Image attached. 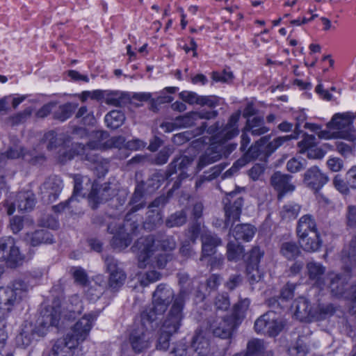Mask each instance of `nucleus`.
<instances>
[{
    "label": "nucleus",
    "instance_id": "f257e3e1",
    "mask_svg": "<svg viewBox=\"0 0 356 356\" xmlns=\"http://www.w3.org/2000/svg\"><path fill=\"white\" fill-rule=\"evenodd\" d=\"M100 312V310H94L84 314L74 324L71 332L67 333L64 339L56 341L48 356H58L65 348H74L80 342L83 341L89 335L93 323Z\"/></svg>",
    "mask_w": 356,
    "mask_h": 356
},
{
    "label": "nucleus",
    "instance_id": "f03ea898",
    "mask_svg": "<svg viewBox=\"0 0 356 356\" xmlns=\"http://www.w3.org/2000/svg\"><path fill=\"white\" fill-rule=\"evenodd\" d=\"M174 291L165 284H159L152 295V307L140 313L143 325L157 327L159 316L163 315L175 298Z\"/></svg>",
    "mask_w": 356,
    "mask_h": 356
},
{
    "label": "nucleus",
    "instance_id": "7ed1b4c3",
    "mask_svg": "<svg viewBox=\"0 0 356 356\" xmlns=\"http://www.w3.org/2000/svg\"><path fill=\"white\" fill-rule=\"evenodd\" d=\"M138 229L139 223L137 220H130L125 218L122 225L111 222L107 227V232L113 234L111 245L119 250L125 249L131 245L133 236L138 234Z\"/></svg>",
    "mask_w": 356,
    "mask_h": 356
},
{
    "label": "nucleus",
    "instance_id": "20e7f679",
    "mask_svg": "<svg viewBox=\"0 0 356 356\" xmlns=\"http://www.w3.org/2000/svg\"><path fill=\"white\" fill-rule=\"evenodd\" d=\"M188 293L186 289H181L176 295L169 310L164 316L161 328L163 332L170 334H176L182 325L184 318V309Z\"/></svg>",
    "mask_w": 356,
    "mask_h": 356
},
{
    "label": "nucleus",
    "instance_id": "39448f33",
    "mask_svg": "<svg viewBox=\"0 0 356 356\" xmlns=\"http://www.w3.org/2000/svg\"><path fill=\"white\" fill-rule=\"evenodd\" d=\"M240 116V111L232 114L227 123L222 129H220L221 125L219 122H216L213 125L208 127L207 129V123L202 122L200 127L197 128L195 135L202 134L207 130L208 134L215 135L218 142L225 143L238 135L239 129L238 123Z\"/></svg>",
    "mask_w": 356,
    "mask_h": 356
},
{
    "label": "nucleus",
    "instance_id": "423d86ee",
    "mask_svg": "<svg viewBox=\"0 0 356 356\" xmlns=\"http://www.w3.org/2000/svg\"><path fill=\"white\" fill-rule=\"evenodd\" d=\"M28 291L27 283L20 279L15 280L6 288H0V309L10 312L26 297Z\"/></svg>",
    "mask_w": 356,
    "mask_h": 356
},
{
    "label": "nucleus",
    "instance_id": "0eeeda50",
    "mask_svg": "<svg viewBox=\"0 0 356 356\" xmlns=\"http://www.w3.org/2000/svg\"><path fill=\"white\" fill-rule=\"evenodd\" d=\"M156 328L143 325L140 319V325L135 326L129 334V343L134 353L140 354L150 348L153 339L152 331Z\"/></svg>",
    "mask_w": 356,
    "mask_h": 356
},
{
    "label": "nucleus",
    "instance_id": "6e6552de",
    "mask_svg": "<svg viewBox=\"0 0 356 356\" xmlns=\"http://www.w3.org/2000/svg\"><path fill=\"white\" fill-rule=\"evenodd\" d=\"M278 311H268L258 318L254 325L257 333H267L270 337L277 336L285 326L284 321L277 314Z\"/></svg>",
    "mask_w": 356,
    "mask_h": 356
},
{
    "label": "nucleus",
    "instance_id": "1a4fd4ad",
    "mask_svg": "<svg viewBox=\"0 0 356 356\" xmlns=\"http://www.w3.org/2000/svg\"><path fill=\"white\" fill-rule=\"evenodd\" d=\"M244 200L236 191H232L222 200L225 211V228L232 227L236 221L239 220Z\"/></svg>",
    "mask_w": 356,
    "mask_h": 356
},
{
    "label": "nucleus",
    "instance_id": "9d476101",
    "mask_svg": "<svg viewBox=\"0 0 356 356\" xmlns=\"http://www.w3.org/2000/svg\"><path fill=\"white\" fill-rule=\"evenodd\" d=\"M194 161L193 157L186 155H180L173 159L171 163L168 165V176L172 177L173 175H177L171 191L178 189L184 179H186L189 175L188 173L189 167L191 166ZM175 179V177H174Z\"/></svg>",
    "mask_w": 356,
    "mask_h": 356
},
{
    "label": "nucleus",
    "instance_id": "9b49d317",
    "mask_svg": "<svg viewBox=\"0 0 356 356\" xmlns=\"http://www.w3.org/2000/svg\"><path fill=\"white\" fill-rule=\"evenodd\" d=\"M208 324L209 329L213 336L222 339H231L239 326L229 316L210 317Z\"/></svg>",
    "mask_w": 356,
    "mask_h": 356
},
{
    "label": "nucleus",
    "instance_id": "f8f14e48",
    "mask_svg": "<svg viewBox=\"0 0 356 356\" xmlns=\"http://www.w3.org/2000/svg\"><path fill=\"white\" fill-rule=\"evenodd\" d=\"M264 254V251L258 246H254L245 256L246 275L250 284L259 282L263 277V273L259 269V263Z\"/></svg>",
    "mask_w": 356,
    "mask_h": 356
},
{
    "label": "nucleus",
    "instance_id": "ddd939ff",
    "mask_svg": "<svg viewBox=\"0 0 356 356\" xmlns=\"http://www.w3.org/2000/svg\"><path fill=\"white\" fill-rule=\"evenodd\" d=\"M99 143L97 141H90L87 144L74 143L72 150L65 152L62 154V161H67L74 158V154L80 155L83 160L88 161L96 163L99 161L98 155L94 153V150L99 148Z\"/></svg>",
    "mask_w": 356,
    "mask_h": 356
},
{
    "label": "nucleus",
    "instance_id": "4468645a",
    "mask_svg": "<svg viewBox=\"0 0 356 356\" xmlns=\"http://www.w3.org/2000/svg\"><path fill=\"white\" fill-rule=\"evenodd\" d=\"M329 178L318 166L308 168L302 175V183L305 187L316 193L327 183Z\"/></svg>",
    "mask_w": 356,
    "mask_h": 356
},
{
    "label": "nucleus",
    "instance_id": "2eb2a0df",
    "mask_svg": "<svg viewBox=\"0 0 356 356\" xmlns=\"http://www.w3.org/2000/svg\"><path fill=\"white\" fill-rule=\"evenodd\" d=\"M145 191L144 181H141L136 185L134 192L128 203V206L130 208L125 215V218H128L130 220H137V222H138V216L136 214V212L145 208L146 206V202L145 200Z\"/></svg>",
    "mask_w": 356,
    "mask_h": 356
},
{
    "label": "nucleus",
    "instance_id": "dca6fc26",
    "mask_svg": "<svg viewBox=\"0 0 356 356\" xmlns=\"http://www.w3.org/2000/svg\"><path fill=\"white\" fill-rule=\"evenodd\" d=\"M291 175L279 171L274 172L271 176L270 184L277 193L278 200H282L287 193L295 191L296 186L291 182Z\"/></svg>",
    "mask_w": 356,
    "mask_h": 356
},
{
    "label": "nucleus",
    "instance_id": "f3484780",
    "mask_svg": "<svg viewBox=\"0 0 356 356\" xmlns=\"http://www.w3.org/2000/svg\"><path fill=\"white\" fill-rule=\"evenodd\" d=\"M63 188L61 178L56 175H52L46 179L40 186V192L43 198H47L49 202L56 200Z\"/></svg>",
    "mask_w": 356,
    "mask_h": 356
},
{
    "label": "nucleus",
    "instance_id": "a211bd4d",
    "mask_svg": "<svg viewBox=\"0 0 356 356\" xmlns=\"http://www.w3.org/2000/svg\"><path fill=\"white\" fill-rule=\"evenodd\" d=\"M139 252L138 254L139 268H145L146 264L156 250L155 237L154 235H148L145 237L140 238L136 243Z\"/></svg>",
    "mask_w": 356,
    "mask_h": 356
},
{
    "label": "nucleus",
    "instance_id": "6ab92c4d",
    "mask_svg": "<svg viewBox=\"0 0 356 356\" xmlns=\"http://www.w3.org/2000/svg\"><path fill=\"white\" fill-rule=\"evenodd\" d=\"M296 288V284L288 282L282 288L280 296L273 297L267 300L268 307L282 311L286 307L284 303L293 298Z\"/></svg>",
    "mask_w": 356,
    "mask_h": 356
},
{
    "label": "nucleus",
    "instance_id": "aec40b11",
    "mask_svg": "<svg viewBox=\"0 0 356 356\" xmlns=\"http://www.w3.org/2000/svg\"><path fill=\"white\" fill-rule=\"evenodd\" d=\"M113 195L114 191L112 190L110 183L105 182L102 184L93 183L88 198L98 204L108 201Z\"/></svg>",
    "mask_w": 356,
    "mask_h": 356
},
{
    "label": "nucleus",
    "instance_id": "412c9836",
    "mask_svg": "<svg viewBox=\"0 0 356 356\" xmlns=\"http://www.w3.org/2000/svg\"><path fill=\"white\" fill-rule=\"evenodd\" d=\"M202 241V257L201 260L204 257H210L216 252L218 246L222 245V239L216 234L211 232H205L201 236Z\"/></svg>",
    "mask_w": 356,
    "mask_h": 356
},
{
    "label": "nucleus",
    "instance_id": "4be33fe9",
    "mask_svg": "<svg viewBox=\"0 0 356 356\" xmlns=\"http://www.w3.org/2000/svg\"><path fill=\"white\" fill-rule=\"evenodd\" d=\"M298 243L300 248L307 252H318L323 245V240L318 231L298 238Z\"/></svg>",
    "mask_w": 356,
    "mask_h": 356
},
{
    "label": "nucleus",
    "instance_id": "5701e85b",
    "mask_svg": "<svg viewBox=\"0 0 356 356\" xmlns=\"http://www.w3.org/2000/svg\"><path fill=\"white\" fill-rule=\"evenodd\" d=\"M353 120L354 116L348 113H336L327 124V127L329 129H336L346 132L353 128Z\"/></svg>",
    "mask_w": 356,
    "mask_h": 356
},
{
    "label": "nucleus",
    "instance_id": "b1692460",
    "mask_svg": "<svg viewBox=\"0 0 356 356\" xmlns=\"http://www.w3.org/2000/svg\"><path fill=\"white\" fill-rule=\"evenodd\" d=\"M256 232L255 226L248 223H243L237 225L233 229L230 228L229 234L232 235L237 241L249 242L253 238Z\"/></svg>",
    "mask_w": 356,
    "mask_h": 356
},
{
    "label": "nucleus",
    "instance_id": "393cba45",
    "mask_svg": "<svg viewBox=\"0 0 356 356\" xmlns=\"http://www.w3.org/2000/svg\"><path fill=\"white\" fill-rule=\"evenodd\" d=\"M308 275L313 284L322 288L325 285L324 275L325 268L320 263L311 261L307 264Z\"/></svg>",
    "mask_w": 356,
    "mask_h": 356
},
{
    "label": "nucleus",
    "instance_id": "a878e982",
    "mask_svg": "<svg viewBox=\"0 0 356 356\" xmlns=\"http://www.w3.org/2000/svg\"><path fill=\"white\" fill-rule=\"evenodd\" d=\"M27 239L33 247H37L42 244H52L55 242L53 234L45 229H37L27 234Z\"/></svg>",
    "mask_w": 356,
    "mask_h": 356
},
{
    "label": "nucleus",
    "instance_id": "bb28decb",
    "mask_svg": "<svg viewBox=\"0 0 356 356\" xmlns=\"http://www.w3.org/2000/svg\"><path fill=\"white\" fill-rule=\"evenodd\" d=\"M316 232H318L317 225L312 215L305 214L300 217L296 226V234L298 238Z\"/></svg>",
    "mask_w": 356,
    "mask_h": 356
},
{
    "label": "nucleus",
    "instance_id": "cd10ccee",
    "mask_svg": "<svg viewBox=\"0 0 356 356\" xmlns=\"http://www.w3.org/2000/svg\"><path fill=\"white\" fill-rule=\"evenodd\" d=\"M244 128L254 136L264 135L270 131V128L265 125L264 117L259 115L246 120Z\"/></svg>",
    "mask_w": 356,
    "mask_h": 356
},
{
    "label": "nucleus",
    "instance_id": "c85d7f7f",
    "mask_svg": "<svg viewBox=\"0 0 356 356\" xmlns=\"http://www.w3.org/2000/svg\"><path fill=\"white\" fill-rule=\"evenodd\" d=\"M191 346L197 353V356H207L209 343V341L204 336V331L202 329H197L191 341Z\"/></svg>",
    "mask_w": 356,
    "mask_h": 356
},
{
    "label": "nucleus",
    "instance_id": "c756f323",
    "mask_svg": "<svg viewBox=\"0 0 356 356\" xmlns=\"http://www.w3.org/2000/svg\"><path fill=\"white\" fill-rule=\"evenodd\" d=\"M174 179V177L168 176V170H166L165 172H156L153 173L145 182L144 181V187L145 188L146 191L152 192L156 189H158L164 180L171 181Z\"/></svg>",
    "mask_w": 356,
    "mask_h": 356
},
{
    "label": "nucleus",
    "instance_id": "7c9ffc66",
    "mask_svg": "<svg viewBox=\"0 0 356 356\" xmlns=\"http://www.w3.org/2000/svg\"><path fill=\"white\" fill-rule=\"evenodd\" d=\"M35 197L30 191H21L17 195V204L19 211H31L35 205Z\"/></svg>",
    "mask_w": 356,
    "mask_h": 356
},
{
    "label": "nucleus",
    "instance_id": "2f4dec72",
    "mask_svg": "<svg viewBox=\"0 0 356 356\" xmlns=\"http://www.w3.org/2000/svg\"><path fill=\"white\" fill-rule=\"evenodd\" d=\"M300 246L295 241L283 242L280 248V252L282 257L289 261L296 260L301 256Z\"/></svg>",
    "mask_w": 356,
    "mask_h": 356
},
{
    "label": "nucleus",
    "instance_id": "473e14b6",
    "mask_svg": "<svg viewBox=\"0 0 356 356\" xmlns=\"http://www.w3.org/2000/svg\"><path fill=\"white\" fill-rule=\"evenodd\" d=\"M222 158L220 151L217 149V147L209 148L199 158L197 168L201 170L204 167L219 161Z\"/></svg>",
    "mask_w": 356,
    "mask_h": 356
},
{
    "label": "nucleus",
    "instance_id": "72a5a7b5",
    "mask_svg": "<svg viewBox=\"0 0 356 356\" xmlns=\"http://www.w3.org/2000/svg\"><path fill=\"white\" fill-rule=\"evenodd\" d=\"M79 104L74 102H67L60 105L58 108L54 111V119L60 122H64L69 119L78 108Z\"/></svg>",
    "mask_w": 356,
    "mask_h": 356
},
{
    "label": "nucleus",
    "instance_id": "f704fd0d",
    "mask_svg": "<svg viewBox=\"0 0 356 356\" xmlns=\"http://www.w3.org/2000/svg\"><path fill=\"white\" fill-rule=\"evenodd\" d=\"M271 136L267 135L260 138L248 149H246L244 156L248 161L257 159L261 154V148L265 146L270 140Z\"/></svg>",
    "mask_w": 356,
    "mask_h": 356
},
{
    "label": "nucleus",
    "instance_id": "c9c22d12",
    "mask_svg": "<svg viewBox=\"0 0 356 356\" xmlns=\"http://www.w3.org/2000/svg\"><path fill=\"white\" fill-rule=\"evenodd\" d=\"M301 205L294 202H289L282 207L280 216L282 220L289 222L295 220L301 210Z\"/></svg>",
    "mask_w": 356,
    "mask_h": 356
},
{
    "label": "nucleus",
    "instance_id": "e433bc0d",
    "mask_svg": "<svg viewBox=\"0 0 356 356\" xmlns=\"http://www.w3.org/2000/svg\"><path fill=\"white\" fill-rule=\"evenodd\" d=\"M250 304V300L248 298H245L239 300L236 303L232 309V313L229 317L234 320L239 325L245 317V312L248 310Z\"/></svg>",
    "mask_w": 356,
    "mask_h": 356
},
{
    "label": "nucleus",
    "instance_id": "4c0bfd02",
    "mask_svg": "<svg viewBox=\"0 0 356 356\" xmlns=\"http://www.w3.org/2000/svg\"><path fill=\"white\" fill-rule=\"evenodd\" d=\"M104 120L108 127L116 129L123 124L125 115L122 111L113 110L105 115Z\"/></svg>",
    "mask_w": 356,
    "mask_h": 356
},
{
    "label": "nucleus",
    "instance_id": "58836bf2",
    "mask_svg": "<svg viewBox=\"0 0 356 356\" xmlns=\"http://www.w3.org/2000/svg\"><path fill=\"white\" fill-rule=\"evenodd\" d=\"M348 286V283L345 282L339 275H335L331 278L329 286L332 294L339 298H342Z\"/></svg>",
    "mask_w": 356,
    "mask_h": 356
},
{
    "label": "nucleus",
    "instance_id": "ea45409f",
    "mask_svg": "<svg viewBox=\"0 0 356 356\" xmlns=\"http://www.w3.org/2000/svg\"><path fill=\"white\" fill-rule=\"evenodd\" d=\"M226 165L222 163L213 166L209 171L204 172L196 181L195 187L200 188L205 181H211L218 177L225 169Z\"/></svg>",
    "mask_w": 356,
    "mask_h": 356
},
{
    "label": "nucleus",
    "instance_id": "a19ab883",
    "mask_svg": "<svg viewBox=\"0 0 356 356\" xmlns=\"http://www.w3.org/2000/svg\"><path fill=\"white\" fill-rule=\"evenodd\" d=\"M163 222V215L161 211L152 209L147 211V217L144 222V228L148 230H153Z\"/></svg>",
    "mask_w": 356,
    "mask_h": 356
},
{
    "label": "nucleus",
    "instance_id": "79ce46f5",
    "mask_svg": "<svg viewBox=\"0 0 356 356\" xmlns=\"http://www.w3.org/2000/svg\"><path fill=\"white\" fill-rule=\"evenodd\" d=\"M187 213L184 210L177 211L170 214L165 221L168 228L179 227L186 224Z\"/></svg>",
    "mask_w": 356,
    "mask_h": 356
},
{
    "label": "nucleus",
    "instance_id": "37998d69",
    "mask_svg": "<svg viewBox=\"0 0 356 356\" xmlns=\"http://www.w3.org/2000/svg\"><path fill=\"white\" fill-rule=\"evenodd\" d=\"M127 274L124 270L111 273L108 278V287L112 291H118L124 285Z\"/></svg>",
    "mask_w": 356,
    "mask_h": 356
},
{
    "label": "nucleus",
    "instance_id": "c03bdc74",
    "mask_svg": "<svg viewBox=\"0 0 356 356\" xmlns=\"http://www.w3.org/2000/svg\"><path fill=\"white\" fill-rule=\"evenodd\" d=\"M298 134L293 133L289 136H279L275 138L273 141L268 143L266 145L265 151L266 154L267 156L270 155L273 152H274L278 147L282 146L285 142H287L291 139H298Z\"/></svg>",
    "mask_w": 356,
    "mask_h": 356
},
{
    "label": "nucleus",
    "instance_id": "a18cd8bd",
    "mask_svg": "<svg viewBox=\"0 0 356 356\" xmlns=\"http://www.w3.org/2000/svg\"><path fill=\"white\" fill-rule=\"evenodd\" d=\"M243 354L245 356H266L264 341L257 339L250 341L247 345V350Z\"/></svg>",
    "mask_w": 356,
    "mask_h": 356
},
{
    "label": "nucleus",
    "instance_id": "49530a36",
    "mask_svg": "<svg viewBox=\"0 0 356 356\" xmlns=\"http://www.w3.org/2000/svg\"><path fill=\"white\" fill-rule=\"evenodd\" d=\"M244 248L240 243L229 241L227 245V257L229 261H238L243 256Z\"/></svg>",
    "mask_w": 356,
    "mask_h": 356
},
{
    "label": "nucleus",
    "instance_id": "de8ad7c7",
    "mask_svg": "<svg viewBox=\"0 0 356 356\" xmlns=\"http://www.w3.org/2000/svg\"><path fill=\"white\" fill-rule=\"evenodd\" d=\"M200 117L197 112H191L184 115L177 117L176 124L181 127H191L197 124Z\"/></svg>",
    "mask_w": 356,
    "mask_h": 356
},
{
    "label": "nucleus",
    "instance_id": "09e8293b",
    "mask_svg": "<svg viewBox=\"0 0 356 356\" xmlns=\"http://www.w3.org/2000/svg\"><path fill=\"white\" fill-rule=\"evenodd\" d=\"M10 250L9 255L8 256L6 262L11 268H15L17 266L19 265L24 257L20 252L19 248L16 245L15 241L13 239V245Z\"/></svg>",
    "mask_w": 356,
    "mask_h": 356
},
{
    "label": "nucleus",
    "instance_id": "8fccbe9b",
    "mask_svg": "<svg viewBox=\"0 0 356 356\" xmlns=\"http://www.w3.org/2000/svg\"><path fill=\"white\" fill-rule=\"evenodd\" d=\"M342 259H347L350 264L356 261V234L353 236L348 245L343 249Z\"/></svg>",
    "mask_w": 356,
    "mask_h": 356
},
{
    "label": "nucleus",
    "instance_id": "3c124183",
    "mask_svg": "<svg viewBox=\"0 0 356 356\" xmlns=\"http://www.w3.org/2000/svg\"><path fill=\"white\" fill-rule=\"evenodd\" d=\"M105 102L108 105L121 107L124 102V94L119 91H106Z\"/></svg>",
    "mask_w": 356,
    "mask_h": 356
},
{
    "label": "nucleus",
    "instance_id": "603ef678",
    "mask_svg": "<svg viewBox=\"0 0 356 356\" xmlns=\"http://www.w3.org/2000/svg\"><path fill=\"white\" fill-rule=\"evenodd\" d=\"M27 154L26 150L22 147H12L1 154V160L7 158L10 159H16L22 158L24 160H26V156Z\"/></svg>",
    "mask_w": 356,
    "mask_h": 356
},
{
    "label": "nucleus",
    "instance_id": "864d4df0",
    "mask_svg": "<svg viewBox=\"0 0 356 356\" xmlns=\"http://www.w3.org/2000/svg\"><path fill=\"white\" fill-rule=\"evenodd\" d=\"M75 118H81L84 124H92L95 122L93 111H89L86 106H82L78 109Z\"/></svg>",
    "mask_w": 356,
    "mask_h": 356
},
{
    "label": "nucleus",
    "instance_id": "5fc2aeb1",
    "mask_svg": "<svg viewBox=\"0 0 356 356\" xmlns=\"http://www.w3.org/2000/svg\"><path fill=\"white\" fill-rule=\"evenodd\" d=\"M42 317V323L44 326H56L58 324L59 315L53 308L50 311L47 309Z\"/></svg>",
    "mask_w": 356,
    "mask_h": 356
},
{
    "label": "nucleus",
    "instance_id": "6e6d98bb",
    "mask_svg": "<svg viewBox=\"0 0 356 356\" xmlns=\"http://www.w3.org/2000/svg\"><path fill=\"white\" fill-rule=\"evenodd\" d=\"M13 245V238L10 236L0 238V261H6Z\"/></svg>",
    "mask_w": 356,
    "mask_h": 356
},
{
    "label": "nucleus",
    "instance_id": "4d7b16f0",
    "mask_svg": "<svg viewBox=\"0 0 356 356\" xmlns=\"http://www.w3.org/2000/svg\"><path fill=\"white\" fill-rule=\"evenodd\" d=\"M174 334H170L167 332H163L162 329H160L159 336L158 337L156 348L159 350L166 351L170 346V341L171 337Z\"/></svg>",
    "mask_w": 356,
    "mask_h": 356
},
{
    "label": "nucleus",
    "instance_id": "13d9d810",
    "mask_svg": "<svg viewBox=\"0 0 356 356\" xmlns=\"http://www.w3.org/2000/svg\"><path fill=\"white\" fill-rule=\"evenodd\" d=\"M214 306L217 311H227L230 307V300L228 294L222 293L217 295L215 298Z\"/></svg>",
    "mask_w": 356,
    "mask_h": 356
},
{
    "label": "nucleus",
    "instance_id": "bf43d9fd",
    "mask_svg": "<svg viewBox=\"0 0 356 356\" xmlns=\"http://www.w3.org/2000/svg\"><path fill=\"white\" fill-rule=\"evenodd\" d=\"M102 259H104L106 270L111 274L123 270L120 266L121 264L112 255H103Z\"/></svg>",
    "mask_w": 356,
    "mask_h": 356
},
{
    "label": "nucleus",
    "instance_id": "052dcab7",
    "mask_svg": "<svg viewBox=\"0 0 356 356\" xmlns=\"http://www.w3.org/2000/svg\"><path fill=\"white\" fill-rule=\"evenodd\" d=\"M310 305L309 302L304 298H300L296 305L295 314L300 318H305L310 314Z\"/></svg>",
    "mask_w": 356,
    "mask_h": 356
},
{
    "label": "nucleus",
    "instance_id": "680f3d73",
    "mask_svg": "<svg viewBox=\"0 0 356 356\" xmlns=\"http://www.w3.org/2000/svg\"><path fill=\"white\" fill-rule=\"evenodd\" d=\"M316 144V138L314 135H309L305 133L303 134V139L298 142V146L300 147V152L305 153L307 149L314 147Z\"/></svg>",
    "mask_w": 356,
    "mask_h": 356
},
{
    "label": "nucleus",
    "instance_id": "e2e57ef3",
    "mask_svg": "<svg viewBox=\"0 0 356 356\" xmlns=\"http://www.w3.org/2000/svg\"><path fill=\"white\" fill-rule=\"evenodd\" d=\"M34 337L33 330L22 329L19 334L17 337V341L19 344L22 345L24 348L29 346Z\"/></svg>",
    "mask_w": 356,
    "mask_h": 356
},
{
    "label": "nucleus",
    "instance_id": "0e129e2a",
    "mask_svg": "<svg viewBox=\"0 0 356 356\" xmlns=\"http://www.w3.org/2000/svg\"><path fill=\"white\" fill-rule=\"evenodd\" d=\"M171 196V191L168 193V195H161L156 198H155L148 206V209L149 210L155 209L161 211L165 204L169 202L170 197Z\"/></svg>",
    "mask_w": 356,
    "mask_h": 356
},
{
    "label": "nucleus",
    "instance_id": "69168bd1",
    "mask_svg": "<svg viewBox=\"0 0 356 356\" xmlns=\"http://www.w3.org/2000/svg\"><path fill=\"white\" fill-rule=\"evenodd\" d=\"M306 167V161L292 158L286 163V169L291 173H296L303 170Z\"/></svg>",
    "mask_w": 356,
    "mask_h": 356
},
{
    "label": "nucleus",
    "instance_id": "338daca9",
    "mask_svg": "<svg viewBox=\"0 0 356 356\" xmlns=\"http://www.w3.org/2000/svg\"><path fill=\"white\" fill-rule=\"evenodd\" d=\"M220 104V98L216 95H200L198 105L215 108Z\"/></svg>",
    "mask_w": 356,
    "mask_h": 356
},
{
    "label": "nucleus",
    "instance_id": "774afa93",
    "mask_svg": "<svg viewBox=\"0 0 356 356\" xmlns=\"http://www.w3.org/2000/svg\"><path fill=\"white\" fill-rule=\"evenodd\" d=\"M308 352L307 344L300 340H298L296 346L289 349V353L293 356H306Z\"/></svg>",
    "mask_w": 356,
    "mask_h": 356
}]
</instances>
